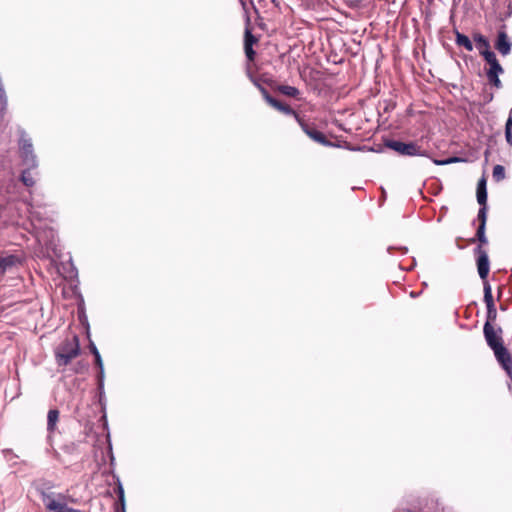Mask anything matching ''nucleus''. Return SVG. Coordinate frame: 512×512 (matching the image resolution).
Here are the masks:
<instances>
[{"mask_svg":"<svg viewBox=\"0 0 512 512\" xmlns=\"http://www.w3.org/2000/svg\"><path fill=\"white\" fill-rule=\"evenodd\" d=\"M484 60L489 64V69L487 70L486 74H494V75H500L504 72L503 67L497 60L496 54L490 55L489 57H485Z\"/></svg>","mask_w":512,"mask_h":512,"instance_id":"obj_14","label":"nucleus"},{"mask_svg":"<svg viewBox=\"0 0 512 512\" xmlns=\"http://www.w3.org/2000/svg\"><path fill=\"white\" fill-rule=\"evenodd\" d=\"M41 501L48 512H82L67 506V496L63 493H49L39 490Z\"/></svg>","mask_w":512,"mask_h":512,"instance_id":"obj_3","label":"nucleus"},{"mask_svg":"<svg viewBox=\"0 0 512 512\" xmlns=\"http://www.w3.org/2000/svg\"><path fill=\"white\" fill-rule=\"evenodd\" d=\"M245 19V33H244V50L247 58L246 74L250 81L256 85V75L254 74L250 62L254 61L255 51L253 50V44L256 43V36L252 33L251 17L249 14L250 8L256 11V6L253 0H239Z\"/></svg>","mask_w":512,"mask_h":512,"instance_id":"obj_1","label":"nucleus"},{"mask_svg":"<svg viewBox=\"0 0 512 512\" xmlns=\"http://www.w3.org/2000/svg\"><path fill=\"white\" fill-rule=\"evenodd\" d=\"M59 410L58 409H50L47 414V431L49 433V437L55 432L56 425L59 420Z\"/></svg>","mask_w":512,"mask_h":512,"instance_id":"obj_17","label":"nucleus"},{"mask_svg":"<svg viewBox=\"0 0 512 512\" xmlns=\"http://www.w3.org/2000/svg\"><path fill=\"white\" fill-rule=\"evenodd\" d=\"M483 288H484V302L486 304V307H490L494 305L493 295H492V289L491 285L487 280L483 282Z\"/></svg>","mask_w":512,"mask_h":512,"instance_id":"obj_21","label":"nucleus"},{"mask_svg":"<svg viewBox=\"0 0 512 512\" xmlns=\"http://www.w3.org/2000/svg\"><path fill=\"white\" fill-rule=\"evenodd\" d=\"M20 150L23 161L32 168L36 167L35 155L33 154V145L30 139L22 138L20 140Z\"/></svg>","mask_w":512,"mask_h":512,"instance_id":"obj_11","label":"nucleus"},{"mask_svg":"<svg viewBox=\"0 0 512 512\" xmlns=\"http://www.w3.org/2000/svg\"><path fill=\"white\" fill-rule=\"evenodd\" d=\"M509 9L512 11V3L509 4Z\"/></svg>","mask_w":512,"mask_h":512,"instance_id":"obj_36","label":"nucleus"},{"mask_svg":"<svg viewBox=\"0 0 512 512\" xmlns=\"http://www.w3.org/2000/svg\"><path fill=\"white\" fill-rule=\"evenodd\" d=\"M505 139L508 145L512 147V123L510 122L505 124Z\"/></svg>","mask_w":512,"mask_h":512,"instance_id":"obj_29","label":"nucleus"},{"mask_svg":"<svg viewBox=\"0 0 512 512\" xmlns=\"http://www.w3.org/2000/svg\"><path fill=\"white\" fill-rule=\"evenodd\" d=\"M273 91L278 92L286 97L294 98L296 100H302V93L301 91L294 86L290 85H283V84H276L275 86H272Z\"/></svg>","mask_w":512,"mask_h":512,"instance_id":"obj_13","label":"nucleus"},{"mask_svg":"<svg viewBox=\"0 0 512 512\" xmlns=\"http://www.w3.org/2000/svg\"><path fill=\"white\" fill-rule=\"evenodd\" d=\"M506 122H510V123H512V108H511V109H510V111H509L508 119H507V121H506Z\"/></svg>","mask_w":512,"mask_h":512,"instance_id":"obj_34","label":"nucleus"},{"mask_svg":"<svg viewBox=\"0 0 512 512\" xmlns=\"http://www.w3.org/2000/svg\"><path fill=\"white\" fill-rule=\"evenodd\" d=\"M492 176L496 182L502 181L505 178V168L500 164L495 165Z\"/></svg>","mask_w":512,"mask_h":512,"instance_id":"obj_24","label":"nucleus"},{"mask_svg":"<svg viewBox=\"0 0 512 512\" xmlns=\"http://www.w3.org/2000/svg\"><path fill=\"white\" fill-rule=\"evenodd\" d=\"M385 146L402 156H425L426 151L415 142H402L399 140H386Z\"/></svg>","mask_w":512,"mask_h":512,"instance_id":"obj_4","label":"nucleus"},{"mask_svg":"<svg viewBox=\"0 0 512 512\" xmlns=\"http://www.w3.org/2000/svg\"><path fill=\"white\" fill-rule=\"evenodd\" d=\"M493 352H494V355H495L498 363H501V361H503L507 357L511 356L510 352L504 345H501V346L493 349Z\"/></svg>","mask_w":512,"mask_h":512,"instance_id":"obj_23","label":"nucleus"},{"mask_svg":"<svg viewBox=\"0 0 512 512\" xmlns=\"http://www.w3.org/2000/svg\"><path fill=\"white\" fill-rule=\"evenodd\" d=\"M88 369V364L84 361H78L75 367L73 368L74 373L80 374L85 372Z\"/></svg>","mask_w":512,"mask_h":512,"instance_id":"obj_31","label":"nucleus"},{"mask_svg":"<svg viewBox=\"0 0 512 512\" xmlns=\"http://www.w3.org/2000/svg\"><path fill=\"white\" fill-rule=\"evenodd\" d=\"M258 90L261 93L263 99L266 101V103L271 106L272 108L276 109L277 111L287 115L292 116L295 118L297 123L299 124V120L301 121L303 118L288 104L278 100L277 98L273 97L266 88L262 87L258 83Z\"/></svg>","mask_w":512,"mask_h":512,"instance_id":"obj_5","label":"nucleus"},{"mask_svg":"<svg viewBox=\"0 0 512 512\" xmlns=\"http://www.w3.org/2000/svg\"><path fill=\"white\" fill-rule=\"evenodd\" d=\"M116 491L118 494V500L114 503V511L115 512H126L124 489H123V486L119 479L117 480Z\"/></svg>","mask_w":512,"mask_h":512,"instance_id":"obj_18","label":"nucleus"},{"mask_svg":"<svg viewBox=\"0 0 512 512\" xmlns=\"http://www.w3.org/2000/svg\"><path fill=\"white\" fill-rule=\"evenodd\" d=\"M299 126L314 142L319 143L325 147H339V145L329 141L321 131L317 130L314 123H308L302 119L301 121L299 120Z\"/></svg>","mask_w":512,"mask_h":512,"instance_id":"obj_6","label":"nucleus"},{"mask_svg":"<svg viewBox=\"0 0 512 512\" xmlns=\"http://www.w3.org/2000/svg\"><path fill=\"white\" fill-rule=\"evenodd\" d=\"M472 243H474L475 241H478L479 244L478 245H481V247L483 248V246L487 245L488 244V239L486 236L482 237V238H477V239H471L470 240Z\"/></svg>","mask_w":512,"mask_h":512,"instance_id":"obj_33","label":"nucleus"},{"mask_svg":"<svg viewBox=\"0 0 512 512\" xmlns=\"http://www.w3.org/2000/svg\"><path fill=\"white\" fill-rule=\"evenodd\" d=\"M484 60L489 64V69L487 70L486 74H494V75H500L504 72L503 67L497 60L496 54L490 55L489 57H485Z\"/></svg>","mask_w":512,"mask_h":512,"instance_id":"obj_15","label":"nucleus"},{"mask_svg":"<svg viewBox=\"0 0 512 512\" xmlns=\"http://www.w3.org/2000/svg\"><path fill=\"white\" fill-rule=\"evenodd\" d=\"M486 178L482 176V178L478 181L476 196L479 205L487 204V186H486Z\"/></svg>","mask_w":512,"mask_h":512,"instance_id":"obj_16","label":"nucleus"},{"mask_svg":"<svg viewBox=\"0 0 512 512\" xmlns=\"http://www.w3.org/2000/svg\"><path fill=\"white\" fill-rule=\"evenodd\" d=\"M89 349L90 352L93 354L95 358V364L99 368V372L97 374V388L99 391L100 401L102 400V397L104 395V366H103V360L99 353V350L97 349L96 345L93 342L89 343Z\"/></svg>","mask_w":512,"mask_h":512,"instance_id":"obj_9","label":"nucleus"},{"mask_svg":"<svg viewBox=\"0 0 512 512\" xmlns=\"http://www.w3.org/2000/svg\"><path fill=\"white\" fill-rule=\"evenodd\" d=\"M494 46L502 56H507L510 54L512 49V42L507 35L505 25H503L501 29L498 30Z\"/></svg>","mask_w":512,"mask_h":512,"instance_id":"obj_10","label":"nucleus"},{"mask_svg":"<svg viewBox=\"0 0 512 512\" xmlns=\"http://www.w3.org/2000/svg\"><path fill=\"white\" fill-rule=\"evenodd\" d=\"M483 334L487 345L493 350L503 345L502 328H494L493 324L484 323Z\"/></svg>","mask_w":512,"mask_h":512,"instance_id":"obj_7","label":"nucleus"},{"mask_svg":"<svg viewBox=\"0 0 512 512\" xmlns=\"http://www.w3.org/2000/svg\"><path fill=\"white\" fill-rule=\"evenodd\" d=\"M31 167L22 171L20 180L26 187H32L35 184L34 177L31 172Z\"/></svg>","mask_w":512,"mask_h":512,"instance_id":"obj_22","label":"nucleus"},{"mask_svg":"<svg viewBox=\"0 0 512 512\" xmlns=\"http://www.w3.org/2000/svg\"><path fill=\"white\" fill-rule=\"evenodd\" d=\"M455 34V43L458 46L464 47L467 51L471 52L473 50L472 41L468 36L462 34L457 29L454 30Z\"/></svg>","mask_w":512,"mask_h":512,"instance_id":"obj_20","label":"nucleus"},{"mask_svg":"<svg viewBox=\"0 0 512 512\" xmlns=\"http://www.w3.org/2000/svg\"><path fill=\"white\" fill-rule=\"evenodd\" d=\"M503 370L507 373L509 378L512 380V356L507 357L505 360L499 363Z\"/></svg>","mask_w":512,"mask_h":512,"instance_id":"obj_25","label":"nucleus"},{"mask_svg":"<svg viewBox=\"0 0 512 512\" xmlns=\"http://www.w3.org/2000/svg\"><path fill=\"white\" fill-rule=\"evenodd\" d=\"M485 231H486V225H484V223H479V226L476 230L475 237L473 239L482 238V237L486 236Z\"/></svg>","mask_w":512,"mask_h":512,"instance_id":"obj_32","label":"nucleus"},{"mask_svg":"<svg viewBox=\"0 0 512 512\" xmlns=\"http://www.w3.org/2000/svg\"><path fill=\"white\" fill-rule=\"evenodd\" d=\"M460 161H463V160L458 157H450V158H447L444 160H434V163L436 165L442 166V165H447V164L456 163V162H460Z\"/></svg>","mask_w":512,"mask_h":512,"instance_id":"obj_30","label":"nucleus"},{"mask_svg":"<svg viewBox=\"0 0 512 512\" xmlns=\"http://www.w3.org/2000/svg\"><path fill=\"white\" fill-rule=\"evenodd\" d=\"M81 353L80 340L77 334L64 339L55 349V360L59 367L69 365Z\"/></svg>","mask_w":512,"mask_h":512,"instance_id":"obj_2","label":"nucleus"},{"mask_svg":"<svg viewBox=\"0 0 512 512\" xmlns=\"http://www.w3.org/2000/svg\"><path fill=\"white\" fill-rule=\"evenodd\" d=\"M474 255L476 256L478 274L485 281L490 271L488 253L481 245H478L474 248Z\"/></svg>","mask_w":512,"mask_h":512,"instance_id":"obj_8","label":"nucleus"},{"mask_svg":"<svg viewBox=\"0 0 512 512\" xmlns=\"http://www.w3.org/2000/svg\"><path fill=\"white\" fill-rule=\"evenodd\" d=\"M497 318V310L495 305L487 307V314H486V322L489 324H493Z\"/></svg>","mask_w":512,"mask_h":512,"instance_id":"obj_26","label":"nucleus"},{"mask_svg":"<svg viewBox=\"0 0 512 512\" xmlns=\"http://www.w3.org/2000/svg\"><path fill=\"white\" fill-rule=\"evenodd\" d=\"M486 76H487L489 83L492 84L494 87H496L498 89L502 87V83H501V80L499 79V75L486 74Z\"/></svg>","mask_w":512,"mask_h":512,"instance_id":"obj_28","label":"nucleus"},{"mask_svg":"<svg viewBox=\"0 0 512 512\" xmlns=\"http://www.w3.org/2000/svg\"><path fill=\"white\" fill-rule=\"evenodd\" d=\"M257 26H258V28H261V29H263V28H264V27H263V25H262V23H260L259 21H258V23H257Z\"/></svg>","mask_w":512,"mask_h":512,"instance_id":"obj_35","label":"nucleus"},{"mask_svg":"<svg viewBox=\"0 0 512 512\" xmlns=\"http://www.w3.org/2000/svg\"><path fill=\"white\" fill-rule=\"evenodd\" d=\"M19 262V258L16 255H7L5 257L0 258V275L5 274V272L15 266Z\"/></svg>","mask_w":512,"mask_h":512,"instance_id":"obj_19","label":"nucleus"},{"mask_svg":"<svg viewBox=\"0 0 512 512\" xmlns=\"http://www.w3.org/2000/svg\"><path fill=\"white\" fill-rule=\"evenodd\" d=\"M477 219L480 223H484L486 225L487 222V204L480 205V209L477 214Z\"/></svg>","mask_w":512,"mask_h":512,"instance_id":"obj_27","label":"nucleus"},{"mask_svg":"<svg viewBox=\"0 0 512 512\" xmlns=\"http://www.w3.org/2000/svg\"><path fill=\"white\" fill-rule=\"evenodd\" d=\"M473 41L475 42L476 48L479 51V54L485 58L489 57L490 55H493L494 52L491 50L490 42L489 40L482 35L481 33H474L473 34Z\"/></svg>","mask_w":512,"mask_h":512,"instance_id":"obj_12","label":"nucleus"}]
</instances>
